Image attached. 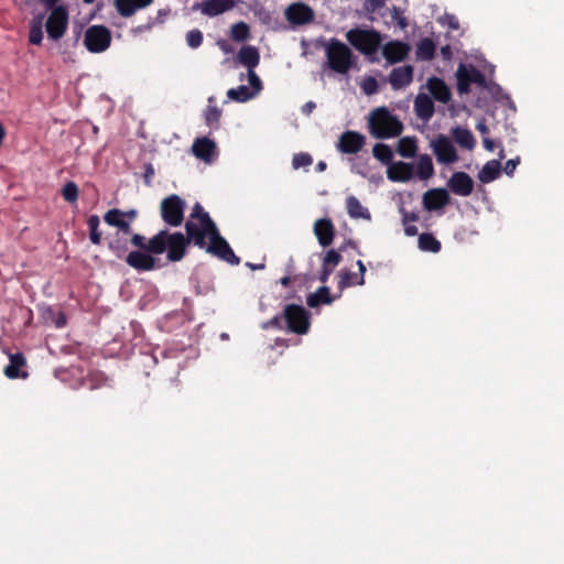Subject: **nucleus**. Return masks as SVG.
<instances>
[{"mask_svg":"<svg viewBox=\"0 0 564 564\" xmlns=\"http://www.w3.org/2000/svg\"><path fill=\"white\" fill-rule=\"evenodd\" d=\"M346 207H347L348 215L351 218L366 219V220L370 219V213L368 212V209L366 207L362 206V204L359 202V199L356 198L355 196L347 197Z\"/></svg>","mask_w":564,"mask_h":564,"instance_id":"obj_28","label":"nucleus"},{"mask_svg":"<svg viewBox=\"0 0 564 564\" xmlns=\"http://www.w3.org/2000/svg\"><path fill=\"white\" fill-rule=\"evenodd\" d=\"M284 17L290 26L296 29L312 23L315 19V12L308 4L294 2L285 9Z\"/></svg>","mask_w":564,"mask_h":564,"instance_id":"obj_6","label":"nucleus"},{"mask_svg":"<svg viewBox=\"0 0 564 564\" xmlns=\"http://www.w3.org/2000/svg\"><path fill=\"white\" fill-rule=\"evenodd\" d=\"M419 247L423 251L436 253L441 250L442 245L432 234H421Z\"/></svg>","mask_w":564,"mask_h":564,"instance_id":"obj_36","label":"nucleus"},{"mask_svg":"<svg viewBox=\"0 0 564 564\" xmlns=\"http://www.w3.org/2000/svg\"><path fill=\"white\" fill-rule=\"evenodd\" d=\"M412 79L413 68L411 66H401L394 68L389 76V83L394 89H401L410 85Z\"/></svg>","mask_w":564,"mask_h":564,"instance_id":"obj_20","label":"nucleus"},{"mask_svg":"<svg viewBox=\"0 0 564 564\" xmlns=\"http://www.w3.org/2000/svg\"><path fill=\"white\" fill-rule=\"evenodd\" d=\"M457 88L460 94H465L469 91L470 84H482L484 76L482 74L473 66H467L460 64L457 72Z\"/></svg>","mask_w":564,"mask_h":564,"instance_id":"obj_9","label":"nucleus"},{"mask_svg":"<svg viewBox=\"0 0 564 564\" xmlns=\"http://www.w3.org/2000/svg\"><path fill=\"white\" fill-rule=\"evenodd\" d=\"M132 243L135 246V247H139L148 252H150L148 250V242L144 241V237L140 236V235H134L132 237Z\"/></svg>","mask_w":564,"mask_h":564,"instance_id":"obj_54","label":"nucleus"},{"mask_svg":"<svg viewBox=\"0 0 564 564\" xmlns=\"http://www.w3.org/2000/svg\"><path fill=\"white\" fill-rule=\"evenodd\" d=\"M290 278L289 276H284L281 279V284L284 285V286H288L290 284Z\"/></svg>","mask_w":564,"mask_h":564,"instance_id":"obj_63","label":"nucleus"},{"mask_svg":"<svg viewBox=\"0 0 564 564\" xmlns=\"http://www.w3.org/2000/svg\"><path fill=\"white\" fill-rule=\"evenodd\" d=\"M68 23V12L64 7H55L46 20L47 35H63Z\"/></svg>","mask_w":564,"mask_h":564,"instance_id":"obj_10","label":"nucleus"},{"mask_svg":"<svg viewBox=\"0 0 564 564\" xmlns=\"http://www.w3.org/2000/svg\"><path fill=\"white\" fill-rule=\"evenodd\" d=\"M414 109L421 119L427 120L433 116L434 105L427 95L419 94L414 100Z\"/></svg>","mask_w":564,"mask_h":564,"instance_id":"obj_24","label":"nucleus"},{"mask_svg":"<svg viewBox=\"0 0 564 564\" xmlns=\"http://www.w3.org/2000/svg\"><path fill=\"white\" fill-rule=\"evenodd\" d=\"M372 10L379 9L384 6L386 0H368Z\"/></svg>","mask_w":564,"mask_h":564,"instance_id":"obj_57","label":"nucleus"},{"mask_svg":"<svg viewBox=\"0 0 564 564\" xmlns=\"http://www.w3.org/2000/svg\"><path fill=\"white\" fill-rule=\"evenodd\" d=\"M282 319L285 322L288 330L303 335L310 328V313L301 305L289 304L284 307L282 316L275 317L274 323Z\"/></svg>","mask_w":564,"mask_h":564,"instance_id":"obj_5","label":"nucleus"},{"mask_svg":"<svg viewBox=\"0 0 564 564\" xmlns=\"http://www.w3.org/2000/svg\"><path fill=\"white\" fill-rule=\"evenodd\" d=\"M409 47L398 41L388 43L383 47V56L390 62L395 63L402 61L408 54Z\"/></svg>","mask_w":564,"mask_h":564,"instance_id":"obj_23","label":"nucleus"},{"mask_svg":"<svg viewBox=\"0 0 564 564\" xmlns=\"http://www.w3.org/2000/svg\"><path fill=\"white\" fill-rule=\"evenodd\" d=\"M189 240V238L180 232L160 231L148 241L147 248L155 254H161L166 250L170 261H180L185 254Z\"/></svg>","mask_w":564,"mask_h":564,"instance_id":"obj_2","label":"nucleus"},{"mask_svg":"<svg viewBox=\"0 0 564 564\" xmlns=\"http://www.w3.org/2000/svg\"><path fill=\"white\" fill-rule=\"evenodd\" d=\"M373 156L384 164H391L393 153L389 145L379 143L372 149Z\"/></svg>","mask_w":564,"mask_h":564,"instance_id":"obj_40","label":"nucleus"},{"mask_svg":"<svg viewBox=\"0 0 564 564\" xmlns=\"http://www.w3.org/2000/svg\"><path fill=\"white\" fill-rule=\"evenodd\" d=\"M482 142H484V147H485L488 151H494V150H495L496 144H495V142H494L491 139H489V138H487V137H484Z\"/></svg>","mask_w":564,"mask_h":564,"instance_id":"obj_55","label":"nucleus"},{"mask_svg":"<svg viewBox=\"0 0 564 564\" xmlns=\"http://www.w3.org/2000/svg\"><path fill=\"white\" fill-rule=\"evenodd\" d=\"M332 302V297L329 294L328 288H319L315 293H312L307 296L306 303L311 307H316L319 304H329Z\"/></svg>","mask_w":564,"mask_h":564,"instance_id":"obj_37","label":"nucleus"},{"mask_svg":"<svg viewBox=\"0 0 564 564\" xmlns=\"http://www.w3.org/2000/svg\"><path fill=\"white\" fill-rule=\"evenodd\" d=\"M186 35H193V36H196V35H203L202 32L199 30H192L189 31Z\"/></svg>","mask_w":564,"mask_h":564,"instance_id":"obj_64","label":"nucleus"},{"mask_svg":"<svg viewBox=\"0 0 564 564\" xmlns=\"http://www.w3.org/2000/svg\"><path fill=\"white\" fill-rule=\"evenodd\" d=\"M153 0H115L118 13L122 17L132 15L138 9L145 8Z\"/></svg>","mask_w":564,"mask_h":564,"instance_id":"obj_22","label":"nucleus"},{"mask_svg":"<svg viewBox=\"0 0 564 564\" xmlns=\"http://www.w3.org/2000/svg\"><path fill=\"white\" fill-rule=\"evenodd\" d=\"M202 37H189V45L197 47L200 44Z\"/></svg>","mask_w":564,"mask_h":564,"instance_id":"obj_59","label":"nucleus"},{"mask_svg":"<svg viewBox=\"0 0 564 564\" xmlns=\"http://www.w3.org/2000/svg\"><path fill=\"white\" fill-rule=\"evenodd\" d=\"M313 163V159L308 153H297L294 155L292 164L294 169L307 167Z\"/></svg>","mask_w":564,"mask_h":564,"instance_id":"obj_46","label":"nucleus"},{"mask_svg":"<svg viewBox=\"0 0 564 564\" xmlns=\"http://www.w3.org/2000/svg\"><path fill=\"white\" fill-rule=\"evenodd\" d=\"M451 200L448 192L444 188H433L424 193L423 206L426 210H437L445 207Z\"/></svg>","mask_w":564,"mask_h":564,"instance_id":"obj_13","label":"nucleus"},{"mask_svg":"<svg viewBox=\"0 0 564 564\" xmlns=\"http://www.w3.org/2000/svg\"><path fill=\"white\" fill-rule=\"evenodd\" d=\"M365 144V137L355 131L343 133L338 141V149L343 153H357Z\"/></svg>","mask_w":564,"mask_h":564,"instance_id":"obj_15","label":"nucleus"},{"mask_svg":"<svg viewBox=\"0 0 564 564\" xmlns=\"http://www.w3.org/2000/svg\"><path fill=\"white\" fill-rule=\"evenodd\" d=\"M514 169H516V163H514L512 160H510V161H508V162L506 163V167H505V170H506V172H507L508 174H511V173L513 172V170H514Z\"/></svg>","mask_w":564,"mask_h":564,"instance_id":"obj_58","label":"nucleus"},{"mask_svg":"<svg viewBox=\"0 0 564 564\" xmlns=\"http://www.w3.org/2000/svg\"><path fill=\"white\" fill-rule=\"evenodd\" d=\"M4 135H6V131H4L3 127H2V124L0 123V145L3 142Z\"/></svg>","mask_w":564,"mask_h":564,"instance_id":"obj_62","label":"nucleus"},{"mask_svg":"<svg viewBox=\"0 0 564 564\" xmlns=\"http://www.w3.org/2000/svg\"><path fill=\"white\" fill-rule=\"evenodd\" d=\"M350 42L358 50L370 55L378 50L380 37H349Z\"/></svg>","mask_w":564,"mask_h":564,"instance_id":"obj_34","label":"nucleus"},{"mask_svg":"<svg viewBox=\"0 0 564 564\" xmlns=\"http://www.w3.org/2000/svg\"><path fill=\"white\" fill-rule=\"evenodd\" d=\"M10 364L4 368V375L9 379L28 378V372L24 370L26 360L20 352L9 355Z\"/></svg>","mask_w":564,"mask_h":564,"instance_id":"obj_18","label":"nucleus"},{"mask_svg":"<svg viewBox=\"0 0 564 564\" xmlns=\"http://www.w3.org/2000/svg\"><path fill=\"white\" fill-rule=\"evenodd\" d=\"M437 22L449 31L459 30V21L454 14L445 13L437 18Z\"/></svg>","mask_w":564,"mask_h":564,"instance_id":"obj_43","label":"nucleus"},{"mask_svg":"<svg viewBox=\"0 0 564 564\" xmlns=\"http://www.w3.org/2000/svg\"><path fill=\"white\" fill-rule=\"evenodd\" d=\"M500 175V163L496 160L487 162L480 172L478 178L481 183H490Z\"/></svg>","mask_w":564,"mask_h":564,"instance_id":"obj_30","label":"nucleus"},{"mask_svg":"<svg viewBox=\"0 0 564 564\" xmlns=\"http://www.w3.org/2000/svg\"><path fill=\"white\" fill-rule=\"evenodd\" d=\"M368 127L370 133L380 139L398 137L403 129L401 121L384 107L371 111L368 117Z\"/></svg>","mask_w":564,"mask_h":564,"instance_id":"obj_3","label":"nucleus"},{"mask_svg":"<svg viewBox=\"0 0 564 564\" xmlns=\"http://www.w3.org/2000/svg\"><path fill=\"white\" fill-rule=\"evenodd\" d=\"M358 267H359V270H360V274L357 275L355 273H350V272H347V271H341L339 276H340V282H339V285L341 288H346V286H350V285H361L364 284V274H365V271H366V268L364 265V263L361 261H358Z\"/></svg>","mask_w":564,"mask_h":564,"instance_id":"obj_32","label":"nucleus"},{"mask_svg":"<svg viewBox=\"0 0 564 564\" xmlns=\"http://www.w3.org/2000/svg\"><path fill=\"white\" fill-rule=\"evenodd\" d=\"M192 152L197 159L210 163L217 155L216 143L206 137L198 138L192 145Z\"/></svg>","mask_w":564,"mask_h":564,"instance_id":"obj_14","label":"nucleus"},{"mask_svg":"<svg viewBox=\"0 0 564 564\" xmlns=\"http://www.w3.org/2000/svg\"><path fill=\"white\" fill-rule=\"evenodd\" d=\"M184 202L176 195H171L161 203V215L171 226H178L183 221Z\"/></svg>","mask_w":564,"mask_h":564,"instance_id":"obj_8","label":"nucleus"},{"mask_svg":"<svg viewBox=\"0 0 564 564\" xmlns=\"http://www.w3.org/2000/svg\"><path fill=\"white\" fill-rule=\"evenodd\" d=\"M248 80L249 84L252 86L254 95L260 91L261 89V80L254 73V69L248 70Z\"/></svg>","mask_w":564,"mask_h":564,"instance_id":"obj_49","label":"nucleus"},{"mask_svg":"<svg viewBox=\"0 0 564 564\" xmlns=\"http://www.w3.org/2000/svg\"><path fill=\"white\" fill-rule=\"evenodd\" d=\"M241 37H228V39H221L218 44L221 47V50L226 53L234 52L236 47L234 44H237Z\"/></svg>","mask_w":564,"mask_h":564,"instance_id":"obj_48","label":"nucleus"},{"mask_svg":"<svg viewBox=\"0 0 564 564\" xmlns=\"http://www.w3.org/2000/svg\"><path fill=\"white\" fill-rule=\"evenodd\" d=\"M404 231L408 236H415L417 234V228L414 225L405 224Z\"/></svg>","mask_w":564,"mask_h":564,"instance_id":"obj_56","label":"nucleus"},{"mask_svg":"<svg viewBox=\"0 0 564 564\" xmlns=\"http://www.w3.org/2000/svg\"><path fill=\"white\" fill-rule=\"evenodd\" d=\"M360 87L366 95H373L378 90V83L373 77L362 79Z\"/></svg>","mask_w":564,"mask_h":564,"instance_id":"obj_47","label":"nucleus"},{"mask_svg":"<svg viewBox=\"0 0 564 564\" xmlns=\"http://www.w3.org/2000/svg\"><path fill=\"white\" fill-rule=\"evenodd\" d=\"M326 66L338 74H347L352 66L351 51L343 43L332 41L325 45Z\"/></svg>","mask_w":564,"mask_h":564,"instance_id":"obj_4","label":"nucleus"},{"mask_svg":"<svg viewBox=\"0 0 564 564\" xmlns=\"http://www.w3.org/2000/svg\"><path fill=\"white\" fill-rule=\"evenodd\" d=\"M341 260V256L332 249L325 253L321 280L325 282Z\"/></svg>","mask_w":564,"mask_h":564,"instance_id":"obj_29","label":"nucleus"},{"mask_svg":"<svg viewBox=\"0 0 564 564\" xmlns=\"http://www.w3.org/2000/svg\"><path fill=\"white\" fill-rule=\"evenodd\" d=\"M135 210L122 212L113 208L105 214L104 219L108 225L119 228L124 234H129L130 223L135 218Z\"/></svg>","mask_w":564,"mask_h":564,"instance_id":"obj_11","label":"nucleus"},{"mask_svg":"<svg viewBox=\"0 0 564 564\" xmlns=\"http://www.w3.org/2000/svg\"><path fill=\"white\" fill-rule=\"evenodd\" d=\"M449 189L459 196H469L474 191V181L465 172H455L447 183Z\"/></svg>","mask_w":564,"mask_h":564,"instance_id":"obj_12","label":"nucleus"},{"mask_svg":"<svg viewBox=\"0 0 564 564\" xmlns=\"http://www.w3.org/2000/svg\"><path fill=\"white\" fill-rule=\"evenodd\" d=\"M30 42H31L33 45H41L42 37H30Z\"/></svg>","mask_w":564,"mask_h":564,"instance_id":"obj_61","label":"nucleus"},{"mask_svg":"<svg viewBox=\"0 0 564 564\" xmlns=\"http://www.w3.org/2000/svg\"><path fill=\"white\" fill-rule=\"evenodd\" d=\"M62 195L65 200L74 203L78 197V187L74 182H68L64 185Z\"/></svg>","mask_w":564,"mask_h":564,"instance_id":"obj_45","label":"nucleus"},{"mask_svg":"<svg viewBox=\"0 0 564 564\" xmlns=\"http://www.w3.org/2000/svg\"><path fill=\"white\" fill-rule=\"evenodd\" d=\"M477 129H478V130H479V132H480L481 134H484V135L488 133V128H487V126H486L485 123H482V122H480V123H478V124H477Z\"/></svg>","mask_w":564,"mask_h":564,"instance_id":"obj_60","label":"nucleus"},{"mask_svg":"<svg viewBox=\"0 0 564 564\" xmlns=\"http://www.w3.org/2000/svg\"><path fill=\"white\" fill-rule=\"evenodd\" d=\"M426 86L435 99L442 102H446L449 100L451 93L443 80L433 77L427 80Z\"/></svg>","mask_w":564,"mask_h":564,"instance_id":"obj_26","label":"nucleus"},{"mask_svg":"<svg viewBox=\"0 0 564 564\" xmlns=\"http://www.w3.org/2000/svg\"><path fill=\"white\" fill-rule=\"evenodd\" d=\"M415 173L421 180H427L434 174L432 159L427 154L420 155L415 164Z\"/></svg>","mask_w":564,"mask_h":564,"instance_id":"obj_31","label":"nucleus"},{"mask_svg":"<svg viewBox=\"0 0 564 564\" xmlns=\"http://www.w3.org/2000/svg\"><path fill=\"white\" fill-rule=\"evenodd\" d=\"M227 96L231 100L243 102L252 98L254 93H251V90L246 86H239L238 88L229 89Z\"/></svg>","mask_w":564,"mask_h":564,"instance_id":"obj_41","label":"nucleus"},{"mask_svg":"<svg viewBox=\"0 0 564 564\" xmlns=\"http://www.w3.org/2000/svg\"><path fill=\"white\" fill-rule=\"evenodd\" d=\"M213 98H209V105L205 110V119L209 126L217 124L221 116L220 109L216 105H213Z\"/></svg>","mask_w":564,"mask_h":564,"instance_id":"obj_42","label":"nucleus"},{"mask_svg":"<svg viewBox=\"0 0 564 564\" xmlns=\"http://www.w3.org/2000/svg\"><path fill=\"white\" fill-rule=\"evenodd\" d=\"M431 148L438 163L453 164L458 160V153L447 135L438 134L431 141Z\"/></svg>","mask_w":564,"mask_h":564,"instance_id":"obj_7","label":"nucleus"},{"mask_svg":"<svg viewBox=\"0 0 564 564\" xmlns=\"http://www.w3.org/2000/svg\"><path fill=\"white\" fill-rule=\"evenodd\" d=\"M84 35L90 36V35H110L109 30L106 26L102 25H93L88 28Z\"/></svg>","mask_w":564,"mask_h":564,"instance_id":"obj_50","label":"nucleus"},{"mask_svg":"<svg viewBox=\"0 0 564 564\" xmlns=\"http://www.w3.org/2000/svg\"><path fill=\"white\" fill-rule=\"evenodd\" d=\"M84 45L93 53H100L110 45V37H84Z\"/></svg>","mask_w":564,"mask_h":564,"instance_id":"obj_38","label":"nucleus"},{"mask_svg":"<svg viewBox=\"0 0 564 564\" xmlns=\"http://www.w3.org/2000/svg\"><path fill=\"white\" fill-rule=\"evenodd\" d=\"M388 177L394 182H406L413 176V166L405 162L391 163L387 171Z\"/></svg>","mask_w":564,"mask_h":564,"instance_id":"obj_19","label":"nucleus"},{"mask_svg":"<svg viewBox=\"0 0 564 564\" xmlns=\"http://www.w3.org/2000/svg\"><path fill=\"white\" fill-rule=\"evenodd\" d=\"M435 46L430 39L421 42L417 48V55L423 59H431L434 55Z\"/></svg>","mask_w":564,"mask_h":564,"instance_id":"obj_44","label":"nucleus"},{"mask_svg":"<svg viewBox=\"0 0 564 564\" xmlns=\"http://www.w3.org/2000/svg\"><path fill=\"white\" fill-rule=\"evenodd\" d=\"M238 61L241 65L250 69H254L260 62V53L258 48L249 45H243L238 51Z\"/></svg>","mask_w":564,"mask_h":564,"instance_id":"obj_21","label":"nucleus"},{"mask_svg":"<svg viewBox=\"0 0 564 564\" xmlns=\"http://www.w3.org/2000/svg\"><path fill=\"white\" fill-rule=\"evenodd\" d=\"M187 236L200 248H205L221 259L230 261L235 254L228 243L219 236L215 224L200 205H195L186 223Z\"/></svg>","mask_w":564,"mask_h":564,"instance_id":"obj_1","label":"nucleus"},{"mask_svg":"<svg viewBox=\"0 0 564 564\" xmlns=\"http://www.w3.org/2000/svg\"><path fill=\"white\" fill-rule=\"evenodd\" d=\"M345 35L351 36V35H381V34L375 30L364 31V30H359V29H352V30H349Z\"/></svg>","mask_w":564,"mask_h":564,"instance_id":"obj_53","label":"nucleus"},{"mask_svg":"<svg viewBox=\"0 0 564 564\" xmlns=\"http://www.w3.org/2000/svg\"><path fill=\"white\" fill-rule=\"evenodd\" d=\"M230 35H249V26L245 22L232 25Z\"/></svg>","mask_w":564,"mask_h":564,"instance_id":"obj_51","label":"nucleus"},{"mask_svg":"<svg viewBox=\"0 0 564 564\" xmlns=\"http://www.w3.org/2000/svg\"><path fill=\"white\" fill-rule=\"evenodd\" d=\"M314 234L322 247H328L335 237V226L328 218L318 219L314 224Z\"/></svg>","mask_w":564,"mask_h":564,"instance_id":"obj_16","label":"nucleus"},{"mask_svg":"<svg viewBox=\"0 0 564 564\" xmlns=\"http://www.w3.org/2000/svg\"><path fill=\"white\" fill-rule=\"evenodd\" d=\"M99 224L100 220L97 215H91L87 220L89 238L94 245H99L101 242L102 232L99 230Z\"/></svg>","mask_w":564,"mask_h":564,"instance_id":"obj_39","label":"nucleus"},{"mask_svg":"<svg viewBox=\"0 0 564 564\" xmlns=\"http://www.w3.org/2000/svg\"><path fill=\"white\" fill-rule=\"evenodd\" d=\"M451 135L459 147L467 150H473L475 148L476 140L469 130L456 127L451 130Z\"/></svg>","mask_w":564,"mask_h":564,"instance_id":"obj_25","label":"nucleus"},{"mask_svg":"<svg viewBox=\"0 0 564 564\" xmlns=\"http://www.w3.org/2000/svg\"><path fill=\"white\" fill-rule=\"evenodd\" d=\"M389 24L393 26L394 32H403L406 34L409 20L403 14V11L397 7L390 11V21Z\"/></svg>","mask_w":564,"mask_h":564,"instance_id":"obj_33","label":"nucleus"},{"mask_svg":"<svg viewBox=\"0 0 564 564\" xmlns=\"http://www.w3.org/2000/svg\"><path fill=\"white\" fill-rule=\"evenodd\" d=\"M398 153L403 158H413L417 151L416 139L404 137L398 142Z\"/></svg>","mask_w":564,"mask_h":564,"instance_id":"obj_35","label":"nucleus"},{"mask_svg":"<svg viewBox=\"0 0 564 564\" xmlns=\"http://www.w3.org/2000/svg\"><path fill=\"white\" fill-rule=\"evenodd\" d=\"M29 35H43L41 18L33 21Z\"/></svg>","mask_w":564,"mask_h":564,"instance_id":"obj_52","label":"nucleus"},{"mask_svg":"<svg viewBox=\"0 0 564 564\" xmlns=\"http://www.w3.org/2000/svg\"><path fill=\"white\" fill-rule=\"evenodd\" d=\"M235 6L234 0H206L204 2L203 12L214 17L231 9Z\"/></svg>","mask_w":564,"mask_h":564,"instance_id":"obj_27","label":"nucleus"},{"mask_svg":"<svg viewBox=\"0 0 564 564\" xmlns=\"http://www.w3.org/2000/svg\"><path fill=\"white\" fill-rule=\"evenodd\" d=\"M126 261L130 267L139 271L153 270L156 264V260L145 250L130 252Z\"/></svg>","mask_w":564,"mask_h":564,"instance_id":"obj_17","label":"nucleus"}]
</instances>
